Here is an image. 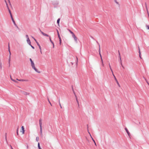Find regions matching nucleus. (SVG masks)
<instances>
[{"label":"nucleus","mask_w":149,"mask_h":149,"mask_svg":"<svg viewBox=\"0 0 149 149\" xmlns=\"http://www.w3.org/2000/svg\"><path fill=\"white\" fill-rule=\"evenodd\" d=\"M18 81H28V80L27 79L25 80V79H20L19 80H18Z\"/></svg>","instance_id":"11"},{"label":"nucleus","mask_w":149,"mask_h":149,"mask_svg":"<svg viewBox=\"0 0 149 149\" xmlns=\"http://www.w3.org/2000/svg\"><path fill=\"white\" fill-rule=\"evenodd\" d=\"M113 76L114 77V79H115V80L116 81L118 86L119 87H120V84H119L117 79H116V77H115V76L114 75V74H113Z\"/></svg>","instance_id":"5"},{"label":"nucleus","mask_w":149,"mask_h":149,"mask_svg":"<svg viewBox=\"0 0 149 149\" xmlns=\"http://www.w3.org/2000/svg\"><path fill=\"white\" fill-rule=\"evenodd\" d=\"M30 45V46H31V47H32L33 49H35L34 47L33 46H32L31 45H31Z\"/></svg>","instance_id":"38"},{"label":"nucleus","mask_w":149,"mask_h":149,"mask_svg":"<svg viewBox=\"0 0 149 149\" xmlns=\"http://www.w3.org/2000/svg\"><path fill=\"white\" fill-rule=\"evenodd\" d=\"M139 56L140 57V58L141 59L142 58L141 57V52H140V49L139 48Z\"/></svg>","instance_id":"15"},{"label":"nucleus","mask_w":149,"mask_h":149,"mask_svg":"<svg viewBox=\"0 0 149 149\" xmlns=\"http://www.w3.org/2000/svg\"><path fill=\"white\" fill-rule=\"evenodd\" d=\"M40 52L42 54V51H41V49H40Z\"/></svg>","instance_id":"50"},{"label":"nucleus","mask_w":149,"mask_h":149,"mask_svg":"<svg viewBox=\"0 0 149 149\" xmlns=\"http://www.w3.org/2000/svg\"><path fill=\"white\" fill-rule=\"evenodd\" d=\"M110 69L111 71H112V70H112L111 69V68H110Z\"/></svg>","instance_id":"54"},{"label":"nucleus","mask_w":149,"mask_h":149,"mask_svg":"<svg viewBox=\"0 0 149 149\" xmlns=\"http://www.w3.org/2000/svg\"><path fill=\"white\" fill-rule=\"evenodd\" d=\"M26 41H27V42L28 43L29 45H31V42L30 41V40L29 39V38L27 39V40H26Z\"/></svg>","instance_id":"9"},{"label":"nucleus","mask_w":149,"mask_h":149,"mask_svg":"<svg viewBox=\"0 0 149 149\" xmlns=\"http://www.w3.org/2000/svg\"><path fill=\"white\" fill-rule=\"evenodd\" d=\"M87 129H88V125L87 124Z\"/></svg>","instance_id":"47"},{"label":"nucleus","mask_w":149,"mask_h":149,"mask_svg":"<svg viewBox=\"0 0 149 149\" xmlns=\"http://www.w3.org/2000/svg\"><path fill=\"white\" fill-rule=\"evenodd\" d=\"M72 91H73V92L74 93V95H75H75H76V94H75V92L74 91V90L73 89V87H72Z\"/></svg>","instance_id":"23"},{"label":"nucleus","mask_w":149,"mask_h":149,"mask_svg":"<svg viewBox=\"0 0 149 149\" xmlns=\"http://www.w3.org/2000/svg\"><path fill=\"white\" fill-rule=\"evenodd\" d=\"M40 31L41 32V33L43 35H44V36H47V37H50L48 34H46V33H44V32H43L42 31L40 30Z\"/></svg>","instance_id":"7"},{"label":"nucleus","mask_w":149,"mask_h":149,"mask_svg":"<svg viewBox=\"0 0 149 149\" xmlns=\"http://www.w3.org/2000/svg\"><path fill=\"white\" fill-rule=\"evenodd\" d=\"M9 52L10 55H9V58H10V59H11V54L10 51V52Z\"/></svg>","instance_id":"25"},{"label":"nucleus","mask_w":149,"mask_h":149,"mask_svg":"<svg viewBox=\"0 0 149 149\" xmlns=\"http://www.w3.org/2000/svg\"><path fill=\"white\" fill-rule=\"evenodd\" d=\"M101 60L102 63H103V60L102 59H102H101Z\"/></svg>","instance_id":"46"},{"label":"nucleus","mask_w":149,"mask_h":149,"mask_svg":"<svg viewBox=\"0 0 149 149\" xmlns=\"http://www.w3.org/2000/svg\"><path fill=\"white\" fill-rule=\"evenodd\" d=\"M145 80L146 81V82H147V83L149 85V83L148 82V81L146 80V79H145Z\"/></svg>","instance_id":"44"},{"label":"nucleus","mask_w":149,"mask_h":149,"mask_svg":"<svg viewBox=\"0 0 149 149\" xmlns=\"http://www.w3.org/2000/svg\"><path fill=\"white\" fill-rule=\"evenodd\" d=\"M125 130H126L127 133L128 135V136H130V132H129L127 128H126V127H125Z\"/></svg>","instance_id":"8"},{"label":"nucleus","mask_w":149,"mask_h":149,"mask_svg":"<svg viewBox=\"0 0 149 149\" xmlns=\"http://www.w3.org/2000/svg\"><path fill=\"white\" fill-rule=\"evenodd\" d=\"M87 130H88V133H89V134H90V132H89V131H88V129H87Z\"/></svg>","instance_id":"52"},{"label":"nucleus","mask_w":149,"mask_h":149,"mask_svg":"<svg viewBox=\"0 0 149 149\" xmlns=\"http://www.w3.org/2000/svg\"><path fill=\"white\" fill-rule=\"evenodd\" d=\"M10 79H11L13 81L15 82L16 83H18V82L17 81V80H15L13 79H12L11 77V76H10Z\"/></svg>","instance_id":"10"},{"label":"nucleus","mask_w":149,"mask_h":149,"mask_svg":"<svg viewBox=\"0 0 149 149\" xmlns=\"http://www.w3.org/2000/svg\"><path fill=\"white\" fill-rule=\"evenodd\" d=\"M22 132L23 134H24V128L23 126H22Z\"/></svg>","instance_id":"12"},{"label":"nucleus","mask_w":149,"mask_h":149,"mask_svg":"<svg viewBox=\"0 0 149 149\" xmlns=\"http://www.w3.org/2000/svg\"><path fill=\"white\" fill-rule=\"evenodd\" d=\"M5 0V2L6 3V6H7V8L8 10H9V9H10L8 7V4L7 3L6 1V0Z\"/></svg>","instance_id":"18"},{"label":"nucleus","mask_w":149,"mask_h":149,"mask_svg":"<svg viewBox=\"0 0 149 149\" xmlns=\"http://www.w3.org/2000/svg\"><path fill=\"white\" fill-rule=\"evenodd\" d=\"M57 35L58 36V37L59 40V44H60V45H61V37L60 36L59 31L57 29Z\"/></svg>","instance_id":"3"},{"label":"nucleus","mask_w":149,"mask_h":149,"mask_svg":"<svg viewBox=\"0 0 149 149\" xmlns=\"http://www.w3.org/2000/svg\"><path fill=\"white\" fill-rule=\"evenodd\" d=\"M11 19H12V20L13 22V23H14V25L17 28H18V27L17 26V24H16L15 23V22L13 18V16L12 17H11Z\"/></svg>","instance_id":"6"},{"label":"nucleus","mask_w":149,"mask_h":149,"mask_svg":"<svg viewBox=\"0 0 149 149\" xmlns=\"http://www.w3.org/2000/svg\"><path fill=\"white\" fill-rule=\"evenodd\" d=\"M8 1H9V3H10V5H11V3H10V1L9 0H8Z\"/></svg>","instance_id":"51"},{"label":"nucleus","mask_w":149,"mask_h":149,"mask_svg":"<svg viewBox=\"0 0 149 149\" xmlns=\"http://www.w3.org/2000/svg\"><path fill=\"white\" fill-rule=\"evenodd\" d=\"M76 58H77L76 63L77 64V62H78V58L77 57H76Z\"/></svg>","instance_id":"41"},{"label":"nucleus","mask_w":149,"mask_h":149,"mask_svg":"<svg viewBox=\"0 0 149 149\" xmlns=\"http://www.w3.org/2000/svg\"><path fill=\"white\" fill-rule=\"evenodd\" d=\"M30 61H31V66L32 67V68H33L36 72L38 73H40V71H39L38 69L36 68L35 66L34 63L31 58H30Z\"/></svg>","instance_id":"1"},{"label":"nucleus","mask_w":149,"mask_h":149,"mask_svg":"<svg viewBox=\"0 0 149 149\" xmlns=\"http://www.w3.org/2000/svg\"><path fill=\"white\" fill-rule=\"evenodd\" d=\"M8 49L9 52H10V46H9V43H8Z\"/></svg>","instance_id":"33"},{"label":"nucleus","mask_w":149,"mask_h":149,"mask_svg":"<svg viewBox=\"0 0 149 149\" xmlns=\"http://www.w3.org/2000/svg\"><path fill=\"white\" fill-rule=\"evenodd\" d=\"M27 94V93H26V94Z\"/></svg>","instance_id":"59"},{"label":"nucleus","mask_w":149,"mask_h":149,"mask_svg":"<svg viewBox=\"0 0 149 149\" xmlns=\"http://www.w3.org/2000/svg\"><path fill=\"white\" fill-rule=\"evenodd\" d=\"M42 119L40 118L39 120V124L40 128V133L41 136H42Z\"/></svg>","instance_id":"2"},{"label":"nucleus","mask_w":149,"mask_h":149,"mask_svg":"<svg viewBox=\"0 0 149 149\" xmlns=\"http://www.w3.org/2000/svg\"><path fill=\"white\" fill-rule=\"evenodd\" d=\"M10 147L11 148V149H13V148H12V147L11 146H10Z\"/></svg>","instance_id":"53"},{"label":"nucleus","mask_w":149,"mask_h":149,"mask_svg":"<svg viewBox=\"0 0 149 149\" xmlns=\"http://www.w3.org/2000/svg\"><path fill=\"white\" fill-rule=\"evenodd\" d=\"M102 65L103 66H104V65L103 64V63H102Z\"/></svg>","instance_id":"48"},{"label":"nucleus","mask_w":149,"mask_h":149,"mask_svg":"<svg viewBox=\"0 0 149 149\" xmlns=\"http://www.w3.org/2000/svg\"><path fill=\"white\" fill-rule=\"evenodd\" d=\"M58 102H59V105L60 106V107H61V109L62 108V106L61 105V104L60 103V99H59V101H58Z\"/></svg>","instance_id":"22"},{"label":"nucleus","mask_w":149,"mask_h":149,"mask_svg":"<svg viewBox=\"0 0 149 149\" xmlns=\"http://www.w3.org/2000/svg\"><path fill=\"white\" fill-rule=\"evenodd\" d=\"M109 67L110 68H111V66L110 64L109 63Z\"/></svg>","instance_id":"43"},{"label":"nucleus","mask_w":149,"mask_h":149,"mask_svg":"<svg viewBox=\"0 0 149 149\" xmlns=\"http://www.w3.org/2000/svg\"><path fill=\"white\" fill-rule=\"evenodd\" d=\"M72 36L73 38H74V37H76L74 33L72 34Z\"/></svg>","instance_id":"32"},{"label":"nucleus","mask_w":149,"mask_h":149,"mask_svg":"<svg viewBox=\"0 0 149 149\" xmlns=\"http://www.w3.org/2000/svg\"><path fill=\"white\" fill-rule=\"evenodd\" d=\"M8 10L10 14V17H12L13 16H12V13H11L10 10L9 9V10Z\"/></svg>","instance_id":"14"},{"label":"nucleus","mask_w":149,"mask_h":149,"mask_svg":"<svg viewBox=\"0 0 149 149\" xmlns=\"http://www.w3.org/2000/svg\"><path fill=\"white\" fill-rule=\"evenodd\" d=\"M120 63H121V65L122 66V67H123V68H124V67L123 66L122 64V61H120Z\"/></svg>","instance_id":"36"},{"label":"nucleus","mask_w":149,"mask_h":149,"mask_svg":"<svg viewBox=\"0 0 149 149\" xmlns=\"http://www.w3.org/2000/svg\"><path fill=\"white\" fill-rule=\"evenodd\" d=\"M38 147L39 149H42L40 147V144L39 143H38Z\"/></svg>","instance_id":"21"},{"label":"nucleus","mask_w":149,"mask_h":149,"mask_svg":"<svg viewBox=\"0 0 149 149\" xmlns=\"http://www.w3.org/2000/svg\"><path fill=\"white\" fill-rule=\"evenodd\" d=\"M27 94V93H26V94Z\"/></svg>","instance_id":"58"},{"label":"nucleus","mask_w":149,"mask_h":149,"mask_svg":"<svg viewBox=\"0 0 149 149\" xmlns=\"http://www.w3.org/2000/svg\"><path fill=\"white\" fill-rule=\"evenodd\" d=\"M32 38H33L34 39V38L32 36Z\"/></svg>","instance_id":"55"},{"label":"nucleus","mask_w":149,"mask_h":149,"mask_svg":"<svg viewBox=\"0 0 149 149\" xmlns=\"http://www.w3.org/2000/svg\"><path fill=\"white\" fill-rule=\"evenodd\" d=\"M0 68L1 69L2 68V63L1 62H0Z\"/></svg>","instance_id":"27"},{"label":"nucleus","mask_w":149,"mask_h":149,"mask_svg":"<svg viewBox=\"0 0 149 149\" xmlns=\"http://www.w3.org/2000/svg\"><path fill=\"white\" fill-rule=\"evenodd\" d=\"M19 128L18 127L17 128V134L18 135V130Z\"/></svg>","instance_id":"35"},{"label":"nucleus","mask_w":149,"mask_h":149,"mask_svg":"<svg viewBox=\"0 0 149 149\" xmlns=\"http://www.w3.org/2000/svg\"><path fill=\"white\" fill-rule=\"evenodd\" d=\"M68 31L70 32L72 34V35L74 33L73 32H72V31H71L70 30L68 29Z\"/></svg>","instance_id":"28"},{"label":"nucleus","mask_w":149,"mask_h":149,"mask_svg":"<svg viewBox=\"0 0 149 149\" xmlns=\"http://www.w3.org/2000/svg\"><path fill=\"white\" fill-rule=\"evenodd\" d=\"M145 5H146V10H147V13H148V11L147 7V5H146V3H145Z\"/></svg>","instance_id":"31"},{"label":"nucleus","mask_w":149,"mask_h":149,"mask_svg":"<svg viewBox=\"0 0 149 149\" xmlns=\"http://www.w3.org/2000/svg\"><path fill=\"white\" fill-rule=\"evenodd\" d=\"M37 45L39 47L40 49H41V46H40V44H39V43H38V42H37Z\"/></svg>","instance_id":"16"},{"label":"nucleus","mask_w":149,"mask_h":149,"mask_svg":"<svg viewBox=\"0 0 149 149\" xmlns=\"http://www.w3.org/2000/svg\"><path fill=\"white\" fill-rule=\"evenodd\" d=\"M75 41L76 42H77V37L76 36L75 37H74V38H73Z\"/></svg>","instance_id":"17"},{"label":"nucleus","mask_w":149,"mask_h":149,"mask_svg":"<svg viewBox=\"0 0 149 149\" xmlns=\"http://www.w3.org/2000/svg\"><path fill=\"white\" fill-rule=\"evenodd\" d=\"M119 52H120L119 50L118 51V53H119Z\"/></svg>","instance_id":"56"},{"label":"nucleus","mask_w":149,"mask_h":149,"mask_svg":"<svg viewBox=\"0 0 149 149\" xmlns=\"http://www.w3.org/2000/svg\"><path fill=\"white\" fill-rule=\"evenodd\" d=\"M48 102H49L50 103V104L51 105V106H52V104L50 102L49 99H48Z\"/></svg>","instance_id":"40"},{"label":"nucleus","mask_w":149,"mask_h":149,"mask_svg":"<svg viewBox=\"0 0 149 149\" xmlns=\"http://www.w3.org/2000/svg\"><path fill=\"white\" fill-rule=\"evenodd\" d=\"M49 40H50V42L52 43L53 44V48H54V43L51 40V38H50V37H49Z\"/></svg>","instance_id":"13"},{"label":"nucleus","mask_w":149,"mask_h":149,"mask_svg":"<svg viewBox=\"0 0 149 149\" xmlns=\"http://www.w3.org/2000/svg\"><path fill=\"white\" fill-rule=\"evenodd\" d=\"M39 140V138L38 137H37L36 138V140L37 141H38Z\"/></svg>","instance_id":"26"},{"label":"nucleus","mask_w":149,"mask_h":149,"mask_svg":"<svg viewBox=\"0 0 149 149\" xmlns=\"http://www.w3.org/2000/svg\"><path fill=\"white\" fill-rule=\"evenodd\" d=\"M8 63L9 66L10 67V58H9L8 59Z\"/></svg>","instance_id":"20"},{"label":"nucleus","mask_w":149,"mask_h":149,"mask_svg":"<svg viewBox=\"0 0 149 149\" xmlns=\"http://www.w3.org/2000/svg\"><path fill=\"white\" fill-rule=\"evenodd\" d=\"M19 80V79H16V80Z\"/></svg>","instance_id":"57"},{"label":"nucleus","mask_w":149,"mask_h":149,"mask_svg":"<svg viewBox=\"0 0 149 149\" xmlns=\"http://www.w3.org/2000/svg\"><path fill=\"white\" fill-rule=\"evenodd\" d=\"M60 18H58V20H57V23L58 24V25H59V22H60Z\"/></svg>","instance_id":"19"},{"label":"nucleus","mask_w":149,"mask_h":149,"mask_svg":"<svg viewBox=\"0 0 149 149\" xmlns=\"http://www.w3.org/2000/svg\"><path fill=\"white\" fill-rule=\"evenodd\" d=\"M6 133L5 134V140L7 142V136H6Z\"/></svg>","instance_id":"30"},{"label":"nucleus","mask_w":149,"mask_h":149,"mask_svg":"<svg viewBox=\"0 0 149 149\" xmlns=\"http://www.w3.org/2000/svg\"><path fill=\"white\" fill-rule=\"evenodd\" d=\"M146 27L147 29L149 30V26L148 25H146Z\"/></svg>","instance_id":"39"},{"label":"nucleus","mask_w":149,"mask_h":149,"mask_svg":"<svg viewBox=\"0 0 149 149\" xmlns=\"http://www.w3.org/2000/svg\"><path fill=\"white\" fill-rule=\"evenodd\" d=\"M75 97H76V100H77V96H76V95H75Z\"/></svg>","instance_id":"45"},{"label":"nucleus","mask_w":149,"mask_h":149,"mask_svg":"<svg viewBox=\"0 0 149 149\" xmlns=\"http://www.w3.org/2000/svg\"><path fill=\"white\" fill-rule=\"evenodd\" d=\"M91 137L92 139V140H93V141L94 142V143H95V145L96 146H97V145H96V143L95 141V140L93 139V138L91 136Z\"/></svg>","instance_id":"24"},{"label":"nucleus","mask_w":149,"mask_h":149,"mask_svg":"<svg viewBox=\"0 0 149 149\" xmlns=\"http://www.w3.org/2000/svg\"><path fill=\"white\" fill-rule=\"evenodd\" d=\"M76 101L77 103V104H78V107H79V102H78V100H76Z\"/></svg>","instance_id":"34"},{"label":"nucleus","mask_w":149,"mask_h":149,"mask_svg":"<svg viewBox=\"0 0 149 149\" xmlns=\"http://www.w3.org/2000/svg\"><path fill=\"white\" fill-rule=\"evenodd\" d=\"M26 38L27 39L29 38L28 36L27 35H26Z\"/></svg>","instance_id":"37"},{"label":"nucleus","mask_w":149,"mask_h":149,"mask_svg":"<svg viewBox=\"0 0 149 149\" xmlns=\"http://www.w3.org/2000/svg\"><path fill=\"white\" fill-rule=\"evenodd\" d=\"M34 40H35V42H36L37 43V42H38L36 40L35 38H34Z\"/></svg>","instance_id":"42"},{"label":"nucleus","mask_w":149,"mask_h":149,"mask_svg":"<svg viewBox=\"0 0 149 149\" xmlns=\"http://www.w3.org/2000/svg\"><path fill=\"white\" fill-rule=\"evenodd\" d=\"M97 43L99 45V55H100V58H101V59H102V56H101V53H100V46L99 44V43H98V42L97 41Z\"/></svg>","instance_id":"4"},{"label":"nucleus","mask_w":149,"mask_h":149,"mask_svg":"<svg viewBox=\"0 0 149 149\" xmlns=\"http://www.w3.org/2000/svg\"><path fill=\"white\" fill-rule=\"evenodd\" d=\"M111 72H112V73L113 75V74H113V70L111 71Z\"/></svg>","instance_id":"49"},{"label":"nucleus","mask_w":149,"mask_h":149,"mask_svg":"<svg viewBox=\"0 0 149 149\" xmlns=\"http://www.w3.org/2000/svg\"><path fill=\"white\" fill-rule=\"evenodd\" d=\"M119 57L120 58V61H121V56H120V53L119 52Z\"/></svg>","instance_id":"29"}]
</instances>
